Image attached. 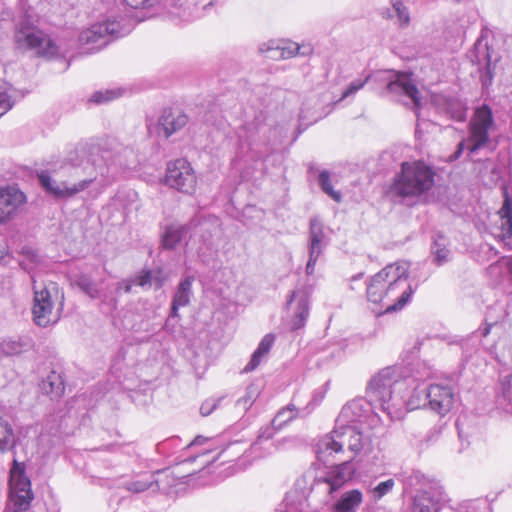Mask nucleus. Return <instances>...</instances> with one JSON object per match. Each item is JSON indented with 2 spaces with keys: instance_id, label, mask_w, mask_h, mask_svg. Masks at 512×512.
Instances as JSON below:
<instances>
[{
  "instance_id": "obj_31",
  "label": "nucleus",
  "mask_w": 512,
  "mask_h": 512,
  "mask_svg": "<svg viewBox=\"0 0 512 512\" xmlns=\"http://www.w3.org/2000/svg\"><path fill=\"white\" fill-rule=\"evenodd\" d=\"M188 233L186 225L173 224L166 228L162 235L161 245L166 250L174 249L180 244Z\"/></svg>"
},
{
  "instance_id": "obj_37",
  "label": "nucleus",
  "mask_w": 512,
  "mask_h": 512,
  "mask_svg": "<svg viewBox=\"0 0 512 512\" xmlns=\"http://www.w3.org/2000/svg\"><path fill=\"white\" fill-rule=\"evenodd\" d=\"M76 286L85 294H87L91 299L101 298V292L98 289L97 284L94 280L86 275L81 274L75 280Z\"/></svg>"
},
{
  "instance_id": "obj_38",
  "label": "nucleus",
  "mask_w": 512,
  "mask_h": 512,
  "mask_svg": "<svg viewBox=\"0 0 512 512\" xmlns=\"http://www.w3.org/2000/svg\"><path fill=\"white\" fill-rule=\"evenodd\" d=\"M488 272L491 276H497L498 281L504 280V274H507L509 280L512 282V257L508 259H502L491 264L488 267Z\"/></svg>"
},
{
  "instance_id": "obj_59",
  "label": "nucleus",
  "mask_w": 512,
  "mask_h": 512,
  "mask_svg": "<svg viewBox=\"0 0 512 512\" xmlns=\"http://www.w3.org/2000/svg\"><path fill=\"white\" fill-rule=\"evenodd\" d=\"M362 277H363V273H359L351 278V282L354 283V282L360 280ZM350 288H351V290H356V287L354 286V284H351Z\"/></svg>"
},
{
  "instance_id": "obj_16",
  "label": "nucleus",
  "mask_w": 512,
  "mask_h": 512,
  "mask_svg": "<svg viewBox=\"0 0 512 512\" xmlns=\"http://www.w3.org/2000/svg\"><path fill=\"white\" fill-rule=\"evenodd\" d=\"M392 271V264L385 266L382 270L376 273L366 283V296L367 300L373 304H379L384 308L386 300V285L390 272Z\"/></svg>"
},
{
  "instance_id": "obj_24",
  "label": "nucleus",
  "mask_w": 512,
  "mask_h": 512,
  "mask_svg": "<svg viewBox=\"0 0 512 512\" xmlns=\"http://www.w3.org/2000/svg\"><path fill=\"white\" fill-rule=\"evenodd\" d=\"M501 224L496 227L493 235L495 238L503 243L509 250L512 249L510 239L512 237V204L506 199L500 210Z\"/></svg>"
},
{
  "instance_id": "obj_10",
  "label": "nucleus",
  "mask_w": 512,
  "mask_h": 512,
  "mask_svg": "<svg viewBox=\"0 0 512 512\" xmlns=\"http://www.w3.org/2000/svg\"><path fill=\"white\" fill-rule=\"evenodd\" d=\"M357 467L353 462V457L327 468L323 475L317 477L312 485L313 489H322L328 495L341 489L346 483L352 480Z\"/></svg>"
},
{
  "instance_id": "obj_28",
  "label": "nucleus",
  "mask_w": 512,
  "mask_h": 512,
  "mask_svg": "<svg viewBox=\"0 0 512 512\" xmlns=\"http://www.w3.org/2000/svg\"><path fill=\"white\" fill-rule=\"evenodd\" d=\"M366 401L364 399H354L343 406L336 423L350 425V423L360 421L365 412Z\"/></svg>"
},
{
  "instance_id": "obj_8",
  "label": "nucleus",
  "mask_w": 512,
  "mask_h": 512,
  "mask_svg": "<svg viewBox=\"0 0 512 512\" xmlns=\"http://www.w3.org/2000/svg\"><path fill=\"white\" fill-rule=\"evenodd\" d=\"M14 40L22 51H34L39 56L52 57L58 53L57 45L39 28L22 20L16 27Z\"/></svg>"
},
{
  "instance_id": "obj_11",
  "label": "nucleus",
  "mask_w": 512,
  "mask_h": 512,
  "mask_svg": "<svg viewBox=\"0 0 512 512\" xmlns=\"http://www.w3.org/2000/svg\"><path fill=\"white\" fill-rule=\"evenodd\" d=\"M337 426L330 433L319 439L315 446V453L319 461L327 463L331 457L342 454L345 447L349 450L348 426L336 423Z\"/></svg>"
},
{
  "instance_id": "obj_25",
  "label": "nucleus",
  "mask_w": 512,
  "mask_h": 512,
  "mask_svg": "<svg viewBox=\"0 0 512 512\" xmlns=\"http://www.w3.org/2000/svg\"><path fill=\"white\" fill-rule=\"evenodd\" d=\"M317 405V403H313L312 401L307 405V407L303 410L305 411L301 414V410L298 409L293 403L288 404L287 406L281 408L275 417L271 421V425L268 427H273L275 432L280 430L283 426L294 420L299 416L308 415L311 410Z\"/></svg>"
},
{
  "instance_id": "obj_44",
  "label": "nucleus",
  "mask_w": 512,
  "mask_h": 512,
  "mask_svg": "<svg viewBox=\"0 0 512 512\" xmlns=\"http://www.w3.org/2000/svg\"><path fill=\"white\" fill-rule=\"evenodd\" d=\"M43 390L46 393L60 395L63 390V382L61 376L55 372H52L44 381L42 385Z\"/></svg>"
},
{
  "instance_id": "obj_14",
  "label": "nucleus",
  "mask_w": 512,
  "mask_h": 512,
  "mask_svg": "<svg viewBox=\"0 0 512 512\" xmlns=\"http://www.w3.org/2000/svg\"><path fill=\"white\" fill-rule=\"evenodd\" d=\"M326 245L323 224L317 218L311 219L308 245L309 259L306 265L307 275L314 273L316 262Z\"/></svg>"
},
{
  "instance_id": "obj_42",
  "label": "nucleus",
  "mask_w": 512,
  "mask_h": 512,
  "mask_svg": "<svg viewBox=\"0 0 512 512\" xmlns=\"http://www.w3.org/2000/svg\"><path fill=\"white\" fill-rule=\"evenodd\" d=\"M499 403L506 412L512 414V374L506 377L502 383V394Z\"/></svg>"
},
{
  "instance_id": "obj_9",
  "label": "nucleus",
  "mask_w": 512,
  "mask_h": 512,
  "mask_svg": "<svg viewBox=\"0 0 512 512\" xmlns=\"http://www.w3.org/2000/svg\"><path fill=\"white\" fill-rule=\"evenodd\" d=\"M24 472V464L14 458L10 469V497L8 502V509L13 512L27 510L33 499L31 483Z\"/></svg>"
},
{
  "instance_id": "obj_49",
  "label": "nucleus",
  "mask_w": 512,
  "mask_h": 512,
  "mask_svg": "<svg viewBox=\"0 0 512 512\" xmlns=\"http://www.w3.org/2000/svg\"><path fill=\"white\" fill-rule=\"evenodd\" d=\"M120 90H105V91H97L93 93V95L90 98L91 102L97 103V104H104L107 103L113 99H116L120 96Z\"/></svg>"
},
{
  "instance_id": "obj_20",
  "label": "nucleus",
  "mask_w": 512,
  "mask_h": 512,
  "mask_svg": "<svg viewBox=\"0 0 512 512\" xmlns=\"http://www.w3.org/2000/svg\"><path fill=\"white\" fill-rule=\"evenodd\" d=\"M275 433L273 427H262L259 430L257 439L250 447V454L253 455L254 458H263L277 451L279 446L273 440Z\"/></svg>"
},
{
  "instance_id": "obj_39",
  "label": "nucleus",
  "mask_w": 512,
  "mask_h": 512,
  "mask_svg": "<svg viewBox=\"0 0 512 512\" xmlns=\"http://www.w3.org/2000/svg\"><path fill=\"white\" fill-rule=\"evenodd\" d=\"M260 392L261 390L258 384L252 383L248 385L244 396L237 400L236 406L243 409L244 411H247L258 398Z\"/></svg>"
},
{
  "instance_id": "obj_41",
  "label": "nucleus",
  "mask_w": 512,
  "mask_h": 512,
  "mask_svg": "<svg viewBox=\"0 0 512 512\" xmlns=\"http://www.w3.org/2000/svg\"><path fill=\"white\" fill-rule=\"evenodd\" d=\"M318 183L327 195H329L335 202H341L342 195L339 191L333 189V186L330 181V173L326 170L320 172L318 176Z\"/></svg>"
},
{
  "instance_id": "obj_50",
  "label": "nucleus",
  "mask_w": 512,
  "mask_h": 512,
  "mask_svg": "<svg viewBox=\"0 0 512 512\" xmlns=\"http://www.w3.org/2000/svg\"><path fill=\"white\" fill-rule=\"evenodd\" d=\"M393 11L396 13L398 20L401 24L408 25L410 16L407 7L400 0H393Z\"/></svg>"
},
{
  "instance_id": "obj_35",
  "label": "nucleus",
  "mask_w": 512,
  "mask_h": 512,
  "mask_svg": "<svg viewBox=\"0 0 512 512\" xmlns=\"http://www.w3.org/2000/svg\"><path fill=\"white\" fill-rule=\"evenodd\" d=\"M428 392H429V385H426L424 383L419 384L413 390V393L409 397V399L407 401L403 400L404 406H406L408 410L428 408V403H429Z\"/></svg>"
},
{
  "instance_id": "obj_60",
  "label": "nucleus",
  "mask_w": 512,
  "mask_h": 512,
  "mask_svg": "<svg viewBox=\"0 0 512 512\" xmlns=\"http://www.w3.org/2000/svg\"><path fill=\"white\" fill-rule=\"evenodd\" d=\"M207 439L203 436H197L194 441L191 443L192 445H201L203 444Z\"/></svg>"
},
{
  "instance_id": "obj_33",
  "label": "nucleus",
  "mask_w": 512,
  "mask_h": 512,
  "mask_svg": "<svg viewBox=\"0 0 512 512\" xmlns=\"http://www.w3.org/2000/svg\"><path fill=\"white\" fill-rule=\"evenodd\" d=\"M17 437L11 423L0 416V453L13 452Z\"/></svg>"
},
{
  "instance_id": "obj_55",
  "label": "nucleus",
  "mask_w": 512,
  "mask_h": 512,
  "mask_svg": "<svg viewBox=\"0 0 512 512\" xmlns=\"http://www.w3.org/2000/svg\"><path fill=\"white\" fill-rule=\"evenodd\" d=\"M13 107V102L8 93L0 89V117L3 116L6 112H8Z\"/></svg>"
},
{
  "instance_id": "obj_18",
  "label": "nucleus",
  "mask_w": 512,
  "mask_h": 512,
  "mask_svg": "<svg viewBox=\"0 0 512 512\" xmlns=\"http://www.w3.org/2000/svg\"><path fill=\"white\" fill-rule=\"evenodd\" d=\"M486 33L487 31L482 30L480 37L474 44V50L472 52V61L478 65L484 64V72L481 76L483 86L491 84L494 76L491 54L488 44L485 41Z\"/></svg>"
},
{
  "instance_id": "obj_30",
  "label": "nucleus",
  "mask_w": 512,
  "mask_h": 512,
  "mask_svg": "<svg viewBox=\"0 0 512 512\" xmlns=\"http://www.w3.org/2000/svg\"><path fill=\"white\" fill-rule=\"evenodd\" d=\"M362 501L363 495L360 490L347 491L333 504L332 512H356Z\"/></svg>"
},
{
  "instance_id": "obj_32",
  "label": "nucleus",
  "mask_w": 512,
  "mask_h": 512,
  "mask_svg": "<svg viewBox=\"0 0 512 512\" xmlns=\"http://www.w3.org/2000/svg\"><path fill=\"white\" fill-rule=\"evenodd\" d=\"M33 347V340L28 336L11 338L4 340L0 344L1 351L8 356L19 355L23 352L31 350Z\"/></svg>"
},
{
  "instance_id": "obj_15",
  "label": "nucleus",
  "mask_w": 512,
  "mask_h": 512,
  "mask_svg": "<svg viewBox=\"0 0 512 512\" xmlns=\"http://www.w3.org/2000/svg\"><path fill=\"white\" fill-rule=\"evenodd\" d=\"M25 201V195L12 187L0 189V223L8 220ZM6 253V245L0 242V259Z\"/></svg>"
},
{
  "instance_id": "obj_12",
  "label": "nucleus",
  "mask_w": 512,
  "mask_h": 512,
  "mask_svg": "<svg viewBox=\"0 0 512 512\" xmlns=\"http://www.w3.org/2000/svg\"><path fill=\"white\" fill-rule=\"evenodd\" d=\"M165 183L182 193L192 194L195 191L197 177L191 164L183 158L167 164Z\"/></svg>"
},
{
  "instance_id": "obj_27",
  "label": "nucleus",
  "mask_w": 512,
  "mask_h": 512,
  "mask_svg": "<svg viewBox=\"0 0 512 512\" xmlns=\"http://www.w3.org/2000/svg\"><path fill=\"white\" fill-rule=\"evenodd\" d=\"M399 478L406 490L415 488L418 489L420 493L424 490L433 492L437 487H440L438 483L429 480L420 471H404L399 475Z\"/></svg>"
},
{
  "instance_id": "obj_2",
  "label": "nucleus",
  "mask_w": 512,
  "mask_h": 512,
  "mask_svg": "<svg viewBox=\"0 0 512 512\" xmlns=\"http://www.w3.org/2000/svg\"><path fill=\"white\" fill-rule=\"evenodd\" d=\"M98 152L96 148L89 153L84 146L71 150L59 165L37 173L41 188L57 200L73 198L86 190L98 174L107 176L110 171V164L104 166L95 158Z\"/></svg>"
},
{
  "instance_id": "obj_56",
  "label": "nucleus",
  "mask_w": 512,
  "mask_h": 512,
  "mask_svg": "<svg viewBox=\"0 0 512 512\" xmlns=\"http://www.w3.org/2000/svg\"><path fill=\"white\" fill-rule=\"evenodd\" d=\"M117 297L118 295L114 292H104L101 293V298H98L101 300L102 304L107 305L111 310L116 309L117 307Z\"/></svg>"
},
{
  "instance_id": "obj_48",
  "label": "nucleus",
  "mask_w": 512,
  "mask_h": 512,
  "mask_svg": "<svg viewBox=\"0 0 512 512\" xmlns=\"http://www.w3.org/2000/svg\"><path fill=\"white\" fill-rule=\"evenodd\" d=\"M271 52L273 53H280V56L282 58H290V57H293L295 55H306L308 53L311 52V49L308 48L307 50L305 51H302L301 52V47L296 44V43H291L287 46H284V47H281V48H277L275 50H272Z\"/></svg>"
},
{
  "instance_id": "obj_62",
  "label": "nucleus",
  "mask_w": 512,
  "mask_h": 512,
  "mask_svg": "<svg viewBox=\"0 0 512 512\" xmlns=\"http://www.w3.org/2000/svg\"><path fill=\"white\" fill-rule=\"evenodd\" d=\"M489 333V327L485 328L483 335H487Z\"/></svg>"
},
{
  "instance_id": "obj_17",
  "label": "nucleus",
  "mask_w": 512,
  "mask_h": 512,
  "mask_svg": "<svg viewBox=\"0 0 512 512\" xmlns=\"http://www.w3.org/2000/svg\"><path fill=\"white\" fill-rule=\"evenodd\" d=\"M428 396V408L441 416L447 414L453 407L454 393L448 386L429 385Z\"/></svg>"
},
{
  "instance_id": "obj_57",
  "label": "nucleus",
  "mask_w": 512,
  "mask_h": 512,
  "mask_svg": "<svg viewBox=\"0 0 512 512\" xmlns=\"http://www.w3.org/2000/svg\"><path fill=\"white\" fill-rule=\"evenodd\" d=\"M133 285H135L133 283V279L118 282L115 287V293L117 295H119L121 291H124V293H130Z\"/></svg>"
},
{
  "instance_id": "obj_22",
  "label": "nucleus",
  "mask_w": 512,
  "mask_h": 512,
  "mask_svg": "<svg viewBox=\"0 0 512 512\" xmlns=\"http://www.w3.org/2000/svg\"><path fill=\"white\" fill-rule=\"evenodd\" d=\"M296 301L297 307L294 317L291 320V329L297 330L305 325L309 315V299L308 294L304 290H295L291 293L287 305L290 306Z\"/></svg>"
},
{
  "instance_id": "obj_53",
  "label": "nucleus",
  "mask_w": 512,
  "mask_h": 512,
  "mask_svg": "<svg viewBox=\"0 0 512 512\" xmlns=\"http://www.w3.org/2000/svg\"><path fill=\"white\" fill-rule=\"evenodd\" d=\"M223 397L209 398L205 400L200 406V413L202 416L210 415L218 406V404L222 401Z\"/></svg>"
},
{
  "instance_id": "obj_26",
  "label": "nucleus",
  "mask_w": 512,
  "mask_h": 512,
  "mask_svg": "<svg viewBox=\"0 0 512 512\" xmlns=\"http://www.w3.org/2000/svg\"><path fill=\"white\" fill-rule=\"evenodd\" d=\"M193 281V276H186L178 284L171 304L170 317H179L178 310L189 305L192 296Z\"/></svg>"
},
{
  "instance_id": "obj_61",
  "label": "nucleus",
  "mask_w": 512,
  "mask_h": 512,
  "mask_svg": "<svg viewBox=\"0 0 512 512\" xmlns=\"http://www.w3.org/2000/svg\"><path fill=\"white\" fill-rule=\"evenodd\" d=\"M106 154H108V152H104V153L101 155V160H102V161H105V162L107 161V155H106Z\"/></svg>"
},
{
  "instance_id": "obj_43",
  "label": "nucleus",
  "mask_w": 512,
  "mask_h": 512,
  "mask_svg": "<svg viewBox=\"0 0 512 512\" xmlns=\"http://www.w3.org/2000/svg\"><path fill=\"white\" fill-rule=\"evenodd\" d=\"M447 114L455 121L462 122L466 119L467 108L458 100H449L446 105Z\"/></svg>"
},
{
  "instance_id": "obj_45",
  "label": "nucleus",
  "mask_w": 512,
  "mask_h": 512,
  "mask_svg": "<svg viewBox=\"0 0 512 512\" xmlns=\"http://www.w3.org/2000/svg\"><path fill=\"white\" fill-rule=\"evenodd\" d=\"M349 436V451L353 453V458L358 454L364 447V440L362 433L353 425L348 426Z\"/></svg>"
},
{
  "instance_id": "obj_52",
  "label": "nucleus",
  "mask_w": 512,
  "mask_h": 512,
  "mask_svg": "<svg viewBox=\"0 0 512 512\" xmlns=\"http://www.w3.org/2000/svg\"><path fill=\"white\" fill-rule=\"evenodd\" d=\"M307 103H304L299 114V120L301 121V125L308 126L313 122H316L320 116L315 115V113H310L309 109L306 107Z\"/></svg>"
},
{
  "instance_id": "obj_7",
  "label": "nucleus",
  "mask_w": 512,
  "mask_h": 512,
  "mask_svg": "<svg viewBox=\"0 0 512 512\" xmlns=\"http://www.w3.org/2000/svg\"><path fill=\"white\" fill-rule=\"evenodd\" d=\"M388 284L386 287V300L384 313H392L401 310L411 299L415 289L408 283L409 263L396 262L392 264Z\"/></svg>"
},
{
  "instance_id": "obj_51",
  "label": "nucleus",
  "mask_w": 512,
  "mask_h": 512,
  "mask_svg": "<svg viewBox=\"0 0 512 512\" xmlns=\"http://www.w3.org/2000/svg\"><path fill=\"white\" fill-rule=\"evenodd\" d=\"M132 279L135 285L143 288H150L152 286V270H142Z\"/></svg>"
},
{
  "instance_id": "obj_29",
  "label": "nucleus",
  "mask_w": 512,
  "mask_h": 512,
  "mask_svg": "<svg viewBox=\"0 0 512 512\" xmlns=\"http://www.w3.org/2000/svg\"><path fill=\"white\" fill-rule=\"evenodd\" d=\"M163 477H168L166 472L164 471H157L155 474L151 476L150 480H134L129 481L125 484V488L128 491L134 492V493H141L148 489H152L153 491L159 490L164 491L165 488L161 485L163 482Z\"/></svg>"
},
{
  "instance_id": "obj_23",
  "label": "nucleus",
  "mask_w": 512,
  "mask_h": 512,
  "mask_svg": "<svg viewBox=\"0 0 512 512\" xmlns=\"http://www.w3.org/2000/svg\"><path fill=\"white\" fill-rule=\"evenodd\" d=\"M449 238L441 232L433 236L430 248L432 262L437 266H442L452 260V250L450 248Z\"/></svg>"
},
{
  "instance_id": "obj_4",
  "label": "nucleus",
  "mask_w": 512,
  "mask_h": 512,
  "mask_svg": "<svg viewBox=\"0 0 512 512\" xmlns=\"http://www.w3.org/2000/svg\"><path fill=\"white\" fill-rule=\"evenodd\" d=\"M399 377L396 367H386L370 379L366 388L371 408L380 410L391 421L401 419L404 413L403 400L394 394L395 387L402 385Z\"/></svg>"
},
{
  "instance_id": "obj_36",
  "label": "nucleus",
  "mask_w": 512,
  "mask_h": 512,
  "mask_svg": "<svg viewBox=\"0 0 512 512\" xmlns=\"http://www.w3.org/2000/svg\"><path fill=\"white\" fill-rule=\"evenodd\" d=\"M456 428L461 443V450L467 448L471 443V439L474 438L477 433V427L469 422L466 415H461L456 421Z\"/></svg>"
},
{
  "instance_id": "obj_3",
  "label": "nucleus",
  "mask_w": 512,
  "mask_h": 512,
  "mask_svg": "<svg viewBox=\"0 0 512 512\" xmlns=\"http://www.w3.org/2000/svg\"><path fill=\"white\" fill-rule=\"evenodd\" d=\"M434 176L433 169L422 161L403 162L388 195L396 203L411 206L432 189Z\"/></svg>"
},
{
  "instance_id": "obj_58",
  "label": "nucleus",
  "mask_w": 512,
  "mask_h": 512,
  "mask_svg": "<svg viewBox=\"0 0 512 512\" xmlns=\"http://www.w3.org/2000/svg\"><path fill=\"white\" fill-rule=\"evenodd\" d=\"M164 284V278L162 276V270H152V286L156 289H160Z\"/></svg>"
},
{
  "instance_id": "obj_34",
  "label": "nucleus",
  "mask_w": 512,
  "mask_h": 512,
  "mask_svg": "<svg viewBox=\"0 0 512 512\" xmlns=\"http://www.w3.org/2000/svg\"><path fill=\"white\" fill-rule=\"evenodd\" d=\"M274 340L275 337L272 334H267L263 337L257 349L252 354L251 360L245 366L244 372H251L259 366L262 358L266 356L272 348Z\"/></svg>"
},
{
  "instance_id": "obj_46",
  "label": "nucleus",
  "mask_w": 512,
  "mask_h": 512,
  "mask_svg": "<svg viewBox=\"0 0 512 512\" xmlns=\"http://www.w3.org/2000/svg\"><path fill=\"white\" fill-rule=\"evenodd\" d=\"M259 124L254 122L245 123L238 131V137L240 140L248 143L249 145L255 141V136L259 132Z\"/></svg>"
},
{
  "instance_id": "obj_13",
  "label": "nucleus",
  "mask_w": 512,
  "mask_h": 512,
  "mask_svg": "<svg viewBox=\"0 0 512 512\" xmlns=\"http://www.w3.org/2000/svg\"><path fill=\"white\" fill-rule=\"evenodd\" d=\"M377 77L387 82L388 93L393 94L396 98L405 96L412 101L415 108L420 107L419 91L410 75L387 70L379 72Z\"/></svg>"
},
{
  "instance_id": "obj_19",
  "label": "nucleus",
  "mask_w": 512,
  "mask_h": 512,
  "mask_svg": "<svg viewBox=\"0 0 512 512\" xmlns=\"http://www.w3.org/2000/svg\"><path fill=\"white\" fill-rule=\"evenodd\" d=\"M188 123V116L180 110L164 109L158 120V133L165 138L181 130Z\"/></svg>"
},
{
  "instance_id": "obj_6",
  "label": "nucleus",
  "mask_w": 512,
  "mask_h": 512,
  "mask_svg": "<svg viewBox=\"0 0 512 512\" xmlns=\"http://www.w3.org/2000/svg\"><path fill=\"white\" fill-rule=\"evenodd\" d=\"M33 281V306L32 316L34 323L39 327H48L56 324L61 318L64 306V294L60 293L55 282H49L44 286H37L34 276Z\"/></svg>"
},
{
  "instance_id": "obj_54",
  "label": "nucleus",
  "mask_w": 512,
  "mask_h": 512,
  "mask_svg": "<svg viewBox=\"0 0 512 512\" xmlns=\"http://www.w3.org/2000/svg\"><path fill=\"white\" fill-rule=\"evenodd\" d=\"M394 487V480L388 479L386 481L380 482L376 487L373 489V493L376 498H382L387 493H389Z\"/></svg>"
},
{
  "instance_id": "obj_47",
  "label": "nucleus",
  "mask_w": 512,
  "mask_h": 512,
  "mask_svg": "<svg viewBox=\"0 0 512 512\" xmlns=\"http://www.w3.org/2000/svg\"><path fill=\"white\" fill-rule=\"evenodd\" d=\"M371 79V75H367L364 78H358L353 80L347 88L343 91L340 100L354 96L359 90H361Z\"/></svg>"
},
{
  "instance_id": "obj_21",
  "label": "nucleus",
  "mask_w": 512,
  "mask_h": 512,
  "mask_svg": "<svg viewBox=\"0 0 512 512\" xmlns=\"http://www.w3.org/2000/svg\"><path fill=\"white\" fill-rule=\"evenodd\" d=\"M444 500L442 487H437L433 492L424 490L415 496L413 512H438Z\"/></svg>"
},
{
  "instance_id": "obj_40",
  "label": "nucleus",
  "mask_w": 512,
  "mask_h": 512,
  "mask_svg": "<svg viewBox=\"0 0 512 512\" xmlns=\"http://www.w3.org/2000/svg\"><path fill=\"white\" fill-rule=\"evenodd\" d=\"M20 266L27 272L31 273L40 261V257L32 247H23L21 250Z\"/></svg>"
},
{
  "instance_id": "obj_1",
  "label": "nucleus",
  "mask_w": 512,
  "mask_h": 512,
  "mask_svg": "<svg viewBox=\"0 0 512 512\" xmlns=\"http://www.w3.org/2000/svg\"><path fill=\"white\" fill-rule=\"evenodd\" d=\"M225 0H121L124 14L110 11L105 20L91 25L79 35L81 45H92L98 51L110 41L129 34L136 23L157 15L189 21L201 17Z\"/></svg>"
},
{
  "instance_id": "obj_63",
  "label": "nucleus",
  "mask_w": 512,
  "mask_h": 512,
  "mask_svg": "<svg viewBox=\"0 0 512 512\" xmlns=\"http://www.w3.org/2000/svg\"><path fill=\"white\" fill-rule=\"evenodd\" d=\"M281 512H290V511H281Z\"/></svg>"
},
{
  "instance_id": "obj_5",
  "label": "nucleus",
  "mask_w": 512,
  "mask_h": 512,
  "mask_svg": "<svg viewBox=\"0 0 512 512\" xmlns=\"http://www.w3.org/2000/svg\"><path fill=\"white\" fill-rule=\"evenodd\" d=\"M494 126L495 121L490 106L482 104L477 107L468 123V137L457 144L456 150L449 156L448 161L458 160L465 149L470 156L487 147L490 143V131Z\"/></svg>"
}]
</instances>
